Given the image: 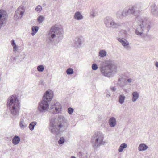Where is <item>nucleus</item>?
Segmentation results:
<instances>
[{
  "mask_svg": "<svg viewBox=\"0 0 158 158\" xmlns=\"http://www.w3.org/2000/svg\"><path fill=\"white\" fill-rule=\"evenodd\" d=\"M106 91H107L106 92V93H107L106 97H110V93L108 91V90H107Z\"/></svg>",
  "mask_w": 158,
  "mask_h": 158,
  "instance_id": "obj_42",
  "label": "nucleus"
},
{
  "mask_svg": "<svg viewBox=\"0 0 158 158\" xmlns=\"http://www.w3.org/2000/svg\"><path fill=\"white\" fill-rule=\"evenodd\" d=\"M20 103L16 95H13L8 98L7 106L9 109L10 115L13 119L16 118L19 115Z\"/></svg>",
  "mask_w": 158,
  "mask_h": 158,
  "instance_id": "obj_1",
  "label": "nucleus"
},
{
  "mask_svg": "<svg viewBox=\"0 0 158 158\" xmlns=\"http://www.w3.org/2000/svg\"><path fill=\"white\" fill-rule=\"evenodd\" d=\"M49 107V102L42 100L39 103L38 109L40 113H43L47 111Z\"/></svg>",
  "mask_w": 158,
  "mask_h": 158,
  "instance_id": "obj_9",
  "label": "nucleus"
},
{
  "mask_svg": "<svg viewBox=\"0 0 158 158\" xmlns=\"http://www.w3.org/2000/svg\"><path fill=\"white\" fill-rule=\"evenodd\" d=\"M92 68L93 70H96L98 69V67L96 64L94 63L92 65Z\"/></svg>",
  "mask_w": 158,
  "mask_h": 158,
  "instance_id": "obj_35",
  "label": "nucleus"
},
{
  "mask_svg": "<svg viewBox=\"0 0 158 158\" xmlns=\"http://www.w3.org/2000/svg\"><path fill=\"white\" fill-rule=\"evenodd\" d=\"M155 65L156 67L158 68V62H156L155 64Z\"/></svg>",
  "mask_w": 158,
  "mask_h": 158,
  "instance_id": "obj_44",
  "label": "nucleus"
},
{
  "mask_svg": "<svg viewBox=\"0 0 158 158\" xmlns=\"http://www.w3.org/2000/svg\"><path fill=\"white\" fill-rule=\"evenodd\" d=\"M82 38L80 37H76L74 40L75 46L77 47H80L82 44Z\"/></svg>",
  "mask_w": 158,
  "mask_h": 158,
  "instance_id": "obj_17",
  "label": "nucleus"
},
{
  "mask_svg": "<svg viewBox=\"0 0 158 158\" xmlns=\"http://www.w3.org/2000/svg\"><path fill=\"white\" fill-rule=\"evenodd\" d=\"M20 141V138L17 135L14 136L12 140V143L15 145L18 144L19 143Z\"/></svg>",
  "mask_w": 158,
  "mask_h": 158,
  "instance_id": "obj_21",
  "label": "nucleus"
},
{
  "mask_svg": "<svg viewBox=\"0 0 158 158\" xmlns=\"http://www.w3.org/2000/svg\"><path fill=\"white\" fill-rule=\"evenodd\" d=\"M125 97L123 95H120L119 97V102L121 104H123L124 102Z\"/></svg>",
  "mask_w": 158,
  "mask_h": 158,
  "instance_id": "obj_27",
  "label": "nucleus"
},
{
  "mask_svg": "<svg viewBox=\"0 0 158 158\" xmlns=\"http://www.w3.org/2000/svg\"><path fill=\"white\" fill-rule=\"evenodd\" d=\"M108 123L110 126L113 127H115L116 124V118L114 117L110 118L109 120Z\"/></svg>",
  "mask_w": 158,
  "mask_h": 158,
  "instance_id": "obj_16",
  "label": "nucleus"
},
{
  "mask_svg": "<svg viewBox=\"0 0 158 158\" xmlns=\"http://www.w3.org/2000/svg\"><path fill=\"white\" fill-rule=\"evenodd\" d=\"M39 27L37 26H33L32 27V32L31 33V35L34 36L35 34L38 32L39 30Z\"/></svg>",
  "mask_w": 158,
  "mask_h": 158,
  "instance_id": "obj_24",
  "label": "nucleus"
},
{
  "mask_svg": "<svg viewBox=\"0 0 158 158\" xmlns=\"http://www.w3.org/2000/svg\"><path fill=\"white\" fill-rule=\"evenodd\" d=\"M127 81L129 83H133L135 81V80L133 79L130 78L127 79Z\"/></svg>",
  "mask_w": 158,
  "mask_h": 158,
  "instance_id": "obj_36",
  "label": "nucleus"
},
{
  "mask_svg": "<svg viewBox=\"0 0 158 158\" xmlns=\"http://www.w3.org/2000/svg\"><path fill=\"white\" fill-rule=\"evenodd\" d=\"M116 17L118 19H121L123 17H124L123 10L122 11L119 10L116 13Z\"/></svg>",
  "mask_w": 158,
  "mask_h": 158,
  "instance_id": "obj_23",
  "label": "nucleus"
},
{
  "mask_svg": "<svg viewBox=\"0 0 158 158\" xmlns=\"http://www.w3.org/2000/svg\"><path fill=\"white\" fill-rule=\"evenodd\" d=\"M116 66L113 64L112 61H106L101 68V72L104 76L110 77L111 76L112 72L116 70Z\"/></svg>",
  "mask_w": 158,
  "mask_h": 158,
  "instance_id": "obj_5",
  "label": "nucleus"
},
{
  "mask_svg": "<svg viewBox=\"0 0 158 158\" xmlns=\"http://www.w3.org/2000/svg\"><path fill=\"white\" fill-rule=\"evenodd\" d=\"M44 17L41 15L39 16L37 19V21L39 23H41L43 21Z\"/></svg>",
  "mask_w": 158,
  "mask_h": 158,
  "instance_id": "obj_31",
  "label": "nucleus"
},
{
  "mask_svg": "<svg viewBox=\"0 0 158 158\" xmlns=\"http://www.w3.org/2000/svg\"><path fill=\"white\" fill-rule=\"evenodd\" d=\"M151 11L152 14L158 16V7L154 4L152 5L151 6Z\"/></svg>",
  "mask_w": 158,
  "mask_h": 158,
  "instance_id": "obj_14",
  "label": "nucleus"
},
{
  "mask_svg": "<svg viewBox=\"0 0 158 158\" xmlns=\"http://www.w3.org/2000/svg\"><path fill=\"white\" fill-rule=\"evenodd\" d=\"M148 147V146L146 144L141 143L139 146L138 150L140 151H143L146 150Z\"/></svg>",
  "mask_w": 158,
  "mask_h": 158,
  "instance_id": "obj_22",
  "label": "nucleus"
},
{
  "mask_svg": "<svg viewBox=\"0 0 158 158\" xmlns=\"http://www.w3.org/2000/svg\"><path fill=\"white\" fill-rule=\"evenodd\" d=\"M37 124V123L36 121H33L31 122L28 126L29 129L31 131L33 130L34 129L35 126Z\"/></svg>",
  "mask_w": 158,
  "mask_h": 158,
  "instance_id": "obj_25",
  "label": "nucleus"
},
{
  "mask_svg": "<svg viewBox=\"0 0 158 158\" xmlns=\"http://www.w3.org/2000/svg\"><path fill=\"white\" fill-rule=\"evenodd\" d=\"M141 10V7L140 4H135L130 7L128 9L123 10L124 17L131 14L135 16H137L139 14Z\"/></svg>",
  "mask_w": 158,
  "mask_h": 158,
  "instance_id": "obj_8",
  "label": "nucleus"
},
{
  "mask_svg": "<svg viewBox=\"0 0 158 158\" xmlns=\"http://www.w3.org/2000/svg\"><path fill=\"white\" fill-rule=\"evenodd\" d=\"M83 153L81 152H79L77 154V156L80 158H82V156H83Z\"/></svg>",
  "mask_w": 158,
  "mask_h": 158,
  "instance_id": "obj_38",
  "label": "nucleus"
},
{
  "mask_svg": "<svg viewBox=\"0 0 158 158\" xmlns=\"http://www.w3.org/2000/svg\"><path fill=\"white\" fill-rule=\"evenodd\" d=\"M64 118L62 117V119H60L58 122H55L54 120H51L50 121L49 129L51 133L54 134H58L60 132V130L62 128L66 129L67 123L64 121Z\"/></svg>",
  "mask_w": 158,
  "mask_h": 158,
  "instance_id": "obj_4",
  "label": "nucleus"
},
{
  "mask_svg": "<svg viewBox=\"0 0 158 158\" xmlns=\"http://www.w3.org/2000/svg\"><path fill=\"white\" fill-rule=\"evenodd\" d=\"M66 73L68 75L72 74L74 73V71L73 69L69 68L66 70Z\"/></svg>",
  "mask_w": 158,
  "mask_h": 158,
  "instance_id": "obj_29",
  "label": "nucleus"
},
{
  "mask_svg": "<svg viewBox=\"0 0 158 158\" xmlns=\"http://www.w3.org/2000/svg\"><path fill=\"white\" fill-rule=\"evenodd\" d=\"M35 10L37 12H40L42 10V7L41 6L38 5L35 9Z\"/></svg>",
  "mask_w": 158,
  "mask_h": 158,
  "instance_id": "obj_32",
  "label": "nucleus"
},
{
  "mask_svg": "<svg viewBox=\"0 0 158 158\" xmlns=\"http://www.w3.org/2000/svg\"><path fill=\"white\" fill-rule=\"evenodd\" d=\"M104 138L103 135L100 132H98L93 135L91 142L94 148H97L101 145L104 144L105 142L103 141Z\"/></svg>",
  "mask_w": 158,
  "mask_h": 158,
  "instance_id": "obj_6",
  "label": "nucleus"
},
{
  "mask_svg": "<svg viewBox=\"0 0 158 158\" xmlns=\"http://www.w3.org/2000/svg\"><path fill=\"white\" fill-rule=\"evenodd\" d=\"M71 158H76V157L74 156H72Z\"/></svg>",
  "mask_w": 158,
  "mask_h": 158,
  "instance_id": "obj_45",
  "label": "nucleus"
},
{
  "mask_svg": "<svg viewBox=\"0 0 158 158\" xmlns=\"http://www.w3.org/2000/svg\"><path fill=\"white\" fill-rule=\"evenodd\" d=\"M127 146V145L125 143H123L120 146L119 148L118 151L120 152H122L124 148H126Z\"/></svg>",
  "mask_w": 158,
  "mask_h": 158,
  "instance_id": "obj_28",
  "label": "nucleus"
},
{
  "mask_svg": "<svg viewBox=\"0 0 158 158\" xmlns=\"http://www.w3.org/2000/svg\"><path fill=\"white\" fill-rule=\"evenodd\" d=\"M63 29L60 25L55 24L52 26L48 33V39L52 42L54 39H56V41L59 42L63 38Z\"/></svg>",
  "mask_w": 158,
  "mask_h": 158,
  "instance_id": "obj_3",
  "label": "nucleus"
},
{
  "mask_svg": "<svg viewBox=\"0 0 158 158\" xmlns=\"http://www.w3.org/2000/svg\"><path fill=\"white\" fill-rule=\"evenodd\" d=\"M52 113L54 114L59 113L61 110L62 106L59 102L52 103L50 107Z\"/></svg>",
  "mask_w": 158,
  "mask_h": 158,
  "instance_id": "obj_11",
  "label": "nucleus"
},
{
  "mask_svg": "<svg viewBox=\"0 0 158 158\" xmlns=\"http://www.w3.org/2000/svg\"><path fill=\"white\" fill-rule=\"evenodd\" d=\"M25 9L23 6H21L18 8L15 11L14 15V18L15 20H17L22 18L23 16Z\"/></svg>",
  "mask_w": 158,
  "mask_h": 158,
  "instance_id": "obj_10",
  "label": "nucleus"
},
{
  "mask_svg": "<svg viewBox=\"0 0 158 158\" xmlns=\"http://www.w3.org/2000/svg\"><path fill=\"white\" fill-rule=\"evenodd\" d=\"M11 45L12 46H14L15 45H16V44H15V41L14 40H12L11 41Z\"/></svg>",
  "mask_w": 158,
  "mask_h": 158,
  "instance_id": "obj_40",
  "label": "nucleus"
},
{
  "mask_svg": "<svg viewBox=\"0 0 158 158\" xmlns=\"http://www.w3.org/2000/svg\"><path fill=\"white\" fill-rule=\"evenodd\" d=\"M25 55L24 52H20L19 53L17 56L13 58L14 60H18L19 61H22L24 58Z\"/></svg>",
  "mask_w": 158,
  "mask_h": 158,
  "instance_id": "obj_15",
  "label": "nucleus"
},
{
  "mask_svg": "<svg viewBox=\"0 0 158 158\" xmlns=\"http://www.w3.org/2000/svg\"><path fill=\"white\" fill-rule=\"evenodd\" d=\"M111 90L113 92H115L116 90V88L115 87H112L111 88Z\"/></svg>",
  "mask_w": 158,
  "mask_h": 158,
  "instance_id": "obj_41",
  "label": "nucleus"
},
{
  "mask_svg": "<svg viewBox=\"0 0 158 158\" xmlns=\"http://www.w3.org/2000/svg\"><path fill=\"white\" fill-rule=\"evenodd\" d=\"M53 96V92L51 90L46 91L43 97L42 100L49 102L52 99Z\"/></svg>",
  "mask_w": 158,
  "mask_h": 158,
  "instance_id": "obj_12",
  "label": "nucleus"
},
{
  "mask_svg": "<svg viewBox=\"0 0 158 158\" xmlns=\"http://www.w3.org/2000/svg\"><path fill=\"white\" fill-rule=\"evenodd\" d=\"M117 40L127 49H128L131 48L130 46H128L129 44V42L126 40L120 38H117Z\"/></svg>",
  "mask_w": 158,
  "mask_h": 158,
  "instance_id": "obj_13",
  "label": "nucleus"
},
{
  "mask_svg": "<svg viewBox=\"0 0 158 158\" xmlns=\"http://www.w3.org/2000/svg\"><path fill=\"white\" fill-rule=\"evenodd\" d=\"M65 141L64 138L63 137H61L58 141V143L59 144H63Z\"/></svg>",
  "mask_w": 158,
  "mask_h": 158,
  "instance_id": "obj_34",
  "label": "nucleus"
},
{
  "mask_svg": "<svg viewBox=\"0 0 158 158\" xmlns=\"http://www.w3.org/2000/svg\"><path fill=\"white\" fill-rule=\"evenodd\" d=\"M120 79H120V78L119 79H118V81H120Z\"/></svg>",
  "mask_w": 158,
  "mask_h": 158,
  "instance_id": "obj_46",
  "label": "nucleus"
},
{
  "mask_svg": "<svg viewBox=\"0 0 158 158\" xmlns=\"http://www.w3.org/2000/svg\"><path fill=\"white\" fill-rule=\"evenodd\" d=\"M137 20L140 23L135 27V32L136 35H141L143 32L148 33L151 28V23L149 19L145 16L137 17Z\"/></svg>",
  "mask_w": 158,
  "mask_h": 158,
  "instance_id": "obj_2",
  "label": "nucleus"
},
{
  "mask_svg": "<svg viewBox=\"0 0 158 158\" xmlns=\"http://www.w3.org/2000/svg\"><path fill=\"white\" fill-rule=\"evenodd\" d=\"M13 50L14 52H15L17 51V50L18 49V47L16 45H15L14 46H13Z\"/></svg>",
  "mask_w": 158,
  "mask_h": 158,
  "instance_id": "obj_39",
  "label": "nucleus"
},
{
  "mask_svg": "<svg viewBox=\"0 0 158 158\" xmlns=\"http://www.w3.org/2000/svg\"><path fill=\"white\" fill-rule=\"evenodd\" d=\"M44 66L42 65H38L37 67V71L39 72H42L44 71Z\"/></svg>",
  "mask_w": 158,
  "mask_h": 158,
  "instance_id": "obj_30",
  "label": "nucleus"
},
{
  "mask_svg": "<svg viewBox=\"0 0 158 158\" xmlns=\"http://www.w3.org/2000/svg\"><path fill=\"white\" fill-rule=\"evenodd\" d=\"M132 100L133 102H135L139 98V94L137 91L133 92L132 94Z\"/></svg>",
  "mask_w": 158,
  "mask_h": 158,
  "instance_id": "obj_20",
  "label": "nucleus"
},
{
  "mask_svg": "<svg viewBox=\"0 0 158 158\" xmlns=\"http://www.w3.org/2000/svg\"><path fill=\"white\" fill-rule=\"evenodd\" d=\"M74 111V109L71 107H69L67 109L68 113L70 115L72 114Z\"/></svg>",
  "mask_w": 158,
  "mask_h": 158,
  "instance_id": "obj_33",
  "label": "nucleus"
},
{
  "mask_svg": "<svg viewBox=\"0 0 158 158\" xmlns=\"http://www.w3.org/2000/svg\"><path fill=\"white\" fill-rule=\"evenodd\" d=\"M90 16L93 17H94L96 16V14L93 11H92L90 12Z\"/></svg>",
  "mask_w": 158,
  "mask_h": 158,
  "instance_id": "obj_37",
  "label": "nucleus"
},
{
  "mask_svg": "<svg viewBox=\"0 0 158 158\" xmlns=\"http://www.w3.org/2000/svg\"><path fill=\"white\" fill-rule=\"evenodd\" d=\"M103 21L105 26L107 28L117 29L123 25L122 23L116 22L114 18L111 16H106L104 18Z\"/></svg>",
  "mask_w": 158,
  "mask_h": 158,
  "instance_id": "obj_7",
  "label": "nucleus"
},
{
  "mask_svg": "<svg viewBox=\"0 0 158 158\" xmlns=\"http://www.w3.org/2000/svg\"><path fill=\"white\" fill-rule=\"evenodd\" d=\"M106 52L105 50H100L99 52V55L101 57L103 58L106 56Z\"/></svg>",
  "mask_w": 158,
  "mask_h": 158,
  "instance_id": "obj_26",
  "label": "nucleus"
},
{
  "mask_svg": "<svg viewBox=\"0 0 158 158\" xmlns=\"http://www.w3.org/2000/svg\"><path fill=\"white\" fill-rule=\"evenodd\" d=\"M122 32H123L125 35H126L127 34V31L125 30H123L122 31Z\"/></svg>",
  "mask_w": 158,
  "mask_h": 158,
  "instance_id": "obj_43",
  "label": "nucleus"
},
{
  "mask_svg": "<svg viewBox=\"0 0 158 158\" xmlns=\"http://www.w3.org/2000/svg\"><path fill=\"white\" fill-rule=\"evenodd\" d=\"M74 17L78 20H81L83 19V16L79 11H77L75 13Z\"/></svg>",
  "mask_w": 158,
  "mask_h": 158,
  "instance_id": "obj_19",
  "label": "nucleus"
},
{
  "mask_svg": "<svg viewBox=\"0 0 158 158\" xmlns=\"http://www.w3.org/2000/svg\"><path fill=\"white\" fill-rule=\"evenodd\" d=\"M19 125L21 129L24 130L27 127L28 124L26 123L23 119H21L19 123Z\"/></svg>",
  "mask_w": 158,
  "mask_h": 158,
  "instance_id": "obj_18",
  "label": "nucleus"
}]
</instances>
